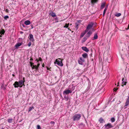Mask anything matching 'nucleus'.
<instances>
[{"label":"nucleus","instance_id":"nucleus-39","mask_svg":"<svg viewBox=\"0 0 129 129\" xmlns=\"http://www.w3.org/2000/svg\"><path fill=\"white\" fill-rule=\"evenodd\" d=\"M50 123L51 124H53L54 125L55 123V122L53 121H51L50 122Z\"/></svg>","mask_w":129,"mask_h":129},{"label":"nucleus","instance_id":"nucleus-58","mask_svg":"<svg viewBox=\"0 0 129 129\" xmlns=\"http://www.w3.org/2000/svg\"><path fill=\"white\" fill-rule=\"evenodd\" d=\"M13 75V76H14V74H13V75Z\"/></svg>","mask_w":129,"mask_h":129},{"label":"nucleus","instance_id":"nucleus-60","mask_svg":"<svg viewBox=\"0 0 129 129\" xmlns=\"http://www.w3.org/2000/svg\"><path fill=\"white\" fill-rule=\"evenodd\" d=\"M92 30H94V29L93 28H92Z\"/></svg>","mask_w":129,"mask_h":129},{"label":"nucleus","instance_id":"nucleus-16","mask_svg":"<svg viewBox=\"0 0 129 129\" xmlns=\"http://www.w3.org/2000/svg\"><path fill=\"white\" fill-rule=\"evenodd\" d=\"M99 121L100 123H102L104 122H105V120L102 117L100 118L99 119Z\"/></svg>","mask_w":129,"mask_h":129},{"label":"nucleus","instance_id":"nucleus-5","mask_svg":"<svg viewBox=\"0 0 129 129\" xmlns=\"http://www.w3.org/2000/svg\"><path fill=\"white\" fill-rule=\"evenodd\" d=\"M54 63L55 64H57L60 66H63L62 61L60 60H58L57 59L56 60L55 62H54Z\"/></svg>","mask_w":129,"mask_h":129},{"label":"nucleus","instance_id":"nucleus-32","mask_svg":"<svg viewBox=\"0 0 129 129\" xmlns=\"http://www.w3.org/2000/svg\"><path fill=\"white\" fill-rule=\"evenodd\" d=\"M9 18V16L8 15H6L4 16V19L5 20H7V19H8Z\"/></svg>","mask_w":129,"mask_h":129},{"label":"nucleus","instance_id":"nucleus-57","mask_svg":"<svg viewBox=\"0 0 129 129\" xmlns=\"http://www.w3.org/2000/svg\"><path fill=\"white\" fill-rule=\"evenodd\" d=\"M14 49H12V50H13V51H14Z\"/></svg>","mask_w":129,"mask_h":129},{"label":"nucleus","instance_id":"nucleus-62","mask_svg":"<svg viewBox=\"0 0 129 129\" xmlns=\"http://www.w3.org/2000/svg\"><path fill=\"white\" fill-rule=\"evenodd\" d=\"M2 129H3V128H2Z\"/></svg>","mask_w":129,"mask_h":129},{"label":"nucleus","instance_id":"nucleus-30","mask_svg":"<svg viewBox=\"0 0 129 129\" xmlns=\"http://www.w3.org/2000/svg\"><path fill=\"white\" fill-rule=\"evenodd\" d=\"M121 15V14L119 13H118L115 15V16L117 17L120 16Z\"/></svg>","mask_w":129,"mask_h":129},{"label":"nucleus","instance_id":"nucleus-47","mask_svg":"<svg viewBox=\"0 0 129 129\" xmlns=\"http://www.w3.org/2000/svg\"><path fill=\"white\" fill-rule=\"evenodd\" d=\"M30 26H31V29H32L33 28V27L32 25H31Z\"/></svg>","mask_w":129,"mask_h":129},{"label":"nucleus","instance_id":"nucleus-17","mask_svg":"<svg viewBox=\"0 0 129 129\" xmlns=\"http://www.w3.org/2000/svg\"><path fill=\"white\" fill-rule=\"evenodd\" d=\"M87 32V31L85 30H84L83 32L81 33V34L80 35V37H83Z\"/></svg>","mask_w":129,"mask_h":129},{"label":"nucleus","instance_id":"nucleus-41","mask_svg":"<svg viewBox=\"0 0 129 129\" xmlns=\"http://www.w3.org/2000/svg\"><path fill=\"white\" fill-rule=\"evenodd\" d=\"M34 63H30L31 66L32 67H33L34 66Z\"/></svg>","mask_w":129,"mask_h":129},{"label":"nucleus","instance_id":"nucleus-10","mask_svg":"<svg viewBox=\"0 0 129 129\" xmlns=\"http://www.w3.org/2000/svg\"><path fill=\"white\" fill-rule=\"evenodd\" d=\"M99 0H91V3L92 6H94L95 4H96L98 1Z\"/></svg>","mask_w":129,"mask_h":129},{"label":"nucleus","instance_id":"nucleus-23","mask_svg":"<svg viewBox=\"0 0 129 129\" xmlns=\"http://www.w3.org/2000/svg\"><path fill=\"white\" fill-rule=\"evenodd\" d=\"M50 15L52 17H56V15L55 13L53 12H52L51 13H50Z\"/></svg>","mask_w":129,"mask_h":129},{"label":"nucleus","instance_id":"nucleus-13","mask_svg":"<svg viewBox=\"0 0 129 129\" xmlns=\"http://www.w3.org/2000/svg\"><path fill=\"white\" fill-rule=\"evenodd\" d=\"M122 83L124 85H125L127 83L126 80L124 78H122Z\"/></svg>","mask_w":129,"mask_h":129},{"label":"nucleus","instance_id":"nucleus-34","mask_svg":"<svg viewBox=\"0 0 129 129\" xmlns=\"http://www.w3.org/2000/svg\"><path fill=\"white\" fill-rule=\"evenodd\" d=\"M69 25L66 24L65 25L63 26L64 27L67 28L68 27Z\"/></svg>","mask_w":129,"mask_h":129},{"label":"nucleus","instance_id":"nucleus-24","mask_svg":"<svg viewBox=\"0 0 129 129\" xmlns=\"http://www.w3.org/2000/svg\"><path fill=\"white\" fill-rule=\"evenodd\" d=\"M34 109V107L33 106H32L30 107L28 109V112H29L31 110Z\"/></svg>","mask_w":129,"mask_h":129},{"label":"nucleus","instance_id":"nucleus-46","mask_svg":"<svg viewBox=\"0 0 129 129\" xmlns=\"http://www.w3.org/2000/svg\"><path fill=\"white\" fill-rule=\"evenodd\" d=\"M40 65V64L39 63H38V64H37V66L38 67H38H39Z\"/></svg>","mask_w":129,"mask_h":129},{"label":"nucleus","instance_id":"nucleus-36","mask_svg":"<svg viewBox=\"0 0 129 129\" xmlns=\"http://www.w3.org/2000/svg\"><path fill=\"white\" fill-rule=\"evenodd\" d=\"M54 19L55 21H57V22H58V19L57 17H56Z\"/></svg>","mask_w":129,"mask_h":129},{"label":"nucleus","instance_id":"nucleus-6","mask_svg":"<svg viewBox=\"0 0 129 129\" xmlns=\"http://www.w3.org/2000/svg\"><path fill=\"white\" fill-rule=\"evenodd\" d=\"M19 84L20 85V87H22V85H24V83L25 82V78L24 77L23 78V80H20L18 82Z\"/></svg>","mask_w":129,"mask_h":129},{"label":"nucleus","instance_id":"nucleus-40","mask_svg":"<svg viewBox=\"0 0 129 129\" xmlns=\"http://www.w3.org/2000/svg\"><path fill=\"white\" fill-rule=\"evenodd\" d=\"M37 129H41L40 126L39 125H38L37 126Z\"/></svg>","mask_w":129,"mask_h":129},{"label":"nucleus","instance_id":"nucleus-25","mask_svg":"<svg viewBox=\"0 0 129 129\" xmlns=\"http://www.w3.org/2000/svg\"><path fill=\"white\" fill-rule=\"evenodd\" d=\"M13 119L12 118H11L8 119V121L9 123H11L12 122Z\"/></svg>","mask_w":129,"mask_h":129},{"label":"nucleus","instance_id":"nucleus-52","mask_svg":"<svg viewBox=\"0 0 129 129\" xmlns=\"http://www.w3.org/2000/svg\"><path fill=\"white\" fill-rule=\"evenodd\" d=\"M3 86V84H2V85L1 86V87L2 88V87Z\"/></svg>","mask_w":129,"mask_h":129},{"label":"nucleus","instance_id":"nucleus-38","mask_svg":"<svg viewBox=\"0 0 129 129\" xmlns=\"http://www.w3.org/2000/svg\"><path fill=\"white\" fill-rule=\"evenodd\" d=\"M31 42H30L28 44V46L29 47H30L31 46Z\"/></svg>","mask_w":129,"mask_h":129},{"label":"nucleus","instance_id":"nucleus-27","mask_svg":"<svg viewBox=\"0 0 129 129\" xmlns=\"http://www.w3.org/2000/svg\"><path fill=\"white\" fill-rule=\"evenodd\" d=\"M64 98L65 99V100L66 101H67L69 99V97L68 96H66V95H64Z\"/></svg>","mask_w":129,"mask_h":129},{"label":"nucleus","instance_id":"nucleus-7","mask_svg":"<svg viewBox=\"0 0 129 129\" xmlns=\"http://www.w3.org/2000/svg\"><path fill=\"white\" fill-rule=\"evenodd\" d=\"M129 105V96H128L127 98L126 99V101L125 105L124 106V109L127 108V106Z\"/></svg>","mask_w":129,"mask_h":129},{"label":"nucleus","instance_id":"nucleus-50","mask_svg":"<svg viewBox=\"0 0 129 129\" xmlns=\"http://www.w3.org/2000/svg\"><path fill=\"white\" fill-rule=\"evenodd\" d=\"M22 26L23 27H25V26L24 25V24H22Z\"/></svg>","mask_w":129,"mask_h":129},{"label":"nucleus","instance_id":"nucleus-26","mask_svg":"<svg viewBox=\"0 0 129 129\" xmlns=\"http://www.w3.org/2000/svg\"><path fill=\"white\" fill-rule=\"evenodd\" d=\"M79 22H77L76 23V26L75 27L76 28V29H77L78 28V26L79 25Z\"/></svg>","mask_w":129,"mask_h":129},{"label":"nucleus","instance_id":"nucleus-43","mask_svg":"<svg viewBox=\"0 0 129 129\" xmlns=\"http://www.w3.org/2000/svg\"><path fill=\"white\" fill-rule=\"evenodd\" d=\"M51 68H49L48 67H47V70H49L50 71H51V70H50V69Z\"/></svg>","mask_w":129,"mask_h":129},{"label":"nucleus","instance_id":"nucleus-11","mask_svg":"<svg viewBox=\"0 0 129 129\" xmlns=\"http://www.w3.org/2000/svg\"><path fill=\"white\" fill-rule=\"evenodd\" d=\"M13 85H14V87L15 88H18V86L20 87V85L19 84L18 82L15 81V83L13 84Z\"/></svg>","mask_w":129,"mask_h":129},{"label":"nucleus","instance_id":"nucleus-35","mask_svg":"<svg viewBox=\"0 0 129 129\" xmlns=\"http://www.w3.org/2000/svg\"><path fill=\"white\" fill-rule=\"evenodd\" d=\"M90 36L89 35H88L87 34V33L86 34V36H85V37L87 38L88 39L89 37H90Z\"/></svg>","mask_w":129,"mask_h":129},{"label":"nucleus","instance_id":"nucleus-63","mask_svg":"<svg viewBox=\"0 0 129 129\" xmlns=\"http://www.w3.org/2000/svg\"><path fill=\"white\" fill-rule=\"evenodd\" d=\"M50 1L51 0H50Z\"/></svg>","mask_w":129,"mask_h":129},{"label":"nucleus","instance_id":"nucleus-61","mask_svg":"<svg viewBox=\"0 0 129 129\" xmlns=\"http://www.w3.org/2000/svg\"><path fill=\"white\" fill-rule=\"evenodd\" d=\"M59 59H60V58H59Z\"/></svg>","mask_w":129,"mask_h":129},{"label":"nucleus","instance_id":"nucleus-29","mask_svg":"<svg viewBox=\"0 0 129 129\" xmlns=\"http://www.w3.org/2000/svg\"><path fill=\"white\" fill-rule=\"evenodd\" d=\"M92 33V32L90 30H89L87 33V34L89 35L90 36Z\"/></svg>","mask_w":129,"mask_h":129},{"label":"nucleus","instance_id":"nucleus-45","mask_svg":"<svg viewBox=\"0 0 129 129\" xmlns=\"http://www.w3.org/2000/svg\"><path fill=\"white\" fill-rule=\"evenodd\" d=\"M6 11L7 13H8L9 11V10L7 9L6 10Z\"/></svg>","mask_w":129,"mask_h":129},{"label":"nucleus","instance_id":"nucleus-18","mask_svg":"<svg viewBox=\"0 0 129 129\" xmlns=\"http://www.w3.org/2000/svg\"><path fill=\"white\" fill-rule=\"evenodd\" d=\"M82 56L84 58H87L88 57V54L87 53H84L82 54Z\"/></svg>","mask_w":129,"mask_h":129},{"label":"nucleus","instance_id":"nucleus-49","mask_svg":"<svg viewBox=\"0 0 129 129\" xmlns=\"http://www.w3.org/2000/svg\"><path fill=\"white\" fill-rule=\"evenodd\" d=\"M23 32H22V31H21L20 32V34H23Z\"/></svg>","mask_w":129,"mask_h":129},{"label":"nucleus","instance_id":"nucleus-56","mask_svg":"<svg viewBox=\"0 0 129 129\" xmlns=\"http://www.w3.org/2000/svg\"><path fill=\"white\" fill-rule=\"evenodd\" d=\"M56 78H57V77L56 76H55V79H56Z\"/></svg>","mask_w":129,"mask_h":129},{"label":"nucleus","instance_id":"nucleus-9","mask_svg":"<svg viewBox=\"0 0 129 129\" xmlns=\"http://www.w3.org/2000/svg\"><path fill=\"white\" fill-rule=\"evenodd\" d=\"M29 39L31 42H33L34 41L33 35L31 34H29L28 37Z\"/></svg>","mask_w":129,"mask_h":129},{"label":"nucleus","instance_id":"nucleus-12","mask_svg":"<svg viewBox=\"0 0 129 129\" xmlns=\"http://www.w3.org/2000/svg\"><path fill=\"white\" fill-rule=\"evenodd\" d=\"M22 44L21 43H18L15 45V48L16 49H17L18 48V47L21 45Z\"/></svg>","mask_w":129,"mask_h":129},{"label":"nucleus","instance_id":"nucleus-53","mask_svg":"<svg viewBox=\"0 0 129 129\" xmlns=\"http://www.w3.org/2000/svg\"><path fill=\"white\" fill-rule=\"evenodd\" d=\"M6 89L5 88V87H4V88H3V89L4 90H5Z\"/></svg>","mask_w":129,"mask_h":129},{"label":"nucleus","instance_id":"nucleus-54","mask_svg":"<svg viewBox=\"0 0 129 129\" xmlns=\"http://www.w3.org/2000/svg\"><path fill=\"white\" fill-rule=\"evenodd\" d=\"M129 29V24H128V28L127 29Z\"/></svg>","mask_w":129,"mask_h":129},{"label":"nucleus","instance_id":"nucleus-19","mask_svg":"<svg viewBox=\"0 0 129 129\" xmlns=\"http://www.w3.org/2000/svg\"><path fill=\"white\" fill-rule=\"evenodd\" d=\"M98 38V35L96 33L94 35V36L93 37V38L92 39V40H95L97 39Z\"/></svg>","mask_w":129,"mask_h":129},{"label":"nucleus","instance_id":"nucleus-37","mask_svg":"<svg viewBox=\"0 0 129 129\" xmlns=\"http://www.w3.org/2000/svg\"><path fill=\"white\" fill-rule=\"evenodd\" d=\"M106 10H104V12H103V17L104 16V15H105V14L106 13Z\"/></svg>","mask_w":129,"mask_h":129},{"label":"nucleus","instance_id":"nucleus-3","mask_svg":"<svg viewBox=\"0 0 129 129\" xmlns=\"http://www.w3.org/2000/svg\"><path fill=\"white\" fill-rule=\"evenodd\" d=\"M94 23L92 22L89 23L86 27L85 30L88 32L89 30L91 29L94 25Z\"/></svg>","mask_w":129,"mask_h":129},{"label":"nucleus","instance_id":"nucleus-55","mask_svg":"<svg viewBox=\"0 0 129 129\" xmlns=\"http://www.w3.org/2000/svg\"><path fill=\"white\" fill-rule=\"evenodd\" d=\"M42 66L43 67H44V65H43Z\"/></svg>","mask_w":129,"mask_h":129},{"label":"nucleus","instance_id":"nucleus-48","mask_svg":"<svg viewBox=\"0 0 129 129\" xmlns=\"http://www.w3.org/2000/svg\"><path fill=\"white\" fill-rule=\"evenodd\" d=\"M107 7H106L105 8V9H104V10L106 11L107 10Z\"/></svg>","mask_w":129,"mask_h":129},{"label":"nucleus","instance_id":"nucleus-2","mask_svg":"<svg viewBox=\"0 0 129 129\" xmlns=\"http://www.w3.org/2000/svg\"><path fill=\"white\" fill-rule=\"evenodd\" d=\"M81 117V115L80 114H76L73 117V120L74 121L79 120Z\"/></svg>","mask_w":129,"mask_h":129},{"label":"nucleus","instance_id":"nucleus-22","mask_svg":"<svg viewBox=\"0 0 129 129\" xmlns=\"http://www.w3.org/2000/svg\"><path fill=\"white\" fill-rule=\"evenodd\" d=\"M105 2L102 3L101 6V9H102L103 8H104L105 7Z\"/></svg>","mask_w":129,"mask_h":129},{"label":"nucleus","instance_id":"nucleus-1","mask_svg":"<svg viewBox=\"0 0 129 129\" xmlns=\"http://www.w3.org/2000/svg\"><path fill=\"white\" fill-rule=\"evenodd\" d=\"M75 88V87L74 86H73L70 89H66L63 92V95H66L69 93H71L72 91Z\"/></svg>","mask_w":129,"mask_h":129},{"label":"nucleus","instance_id":"nucleus-42","mask_svg":"<svg viewBox=\"0 0 129 129\" xmlns=\"http://www.w3.org/2000/svg\"><path fill=\"white\" fill-rule=\"evenodd\" d=\"M90 88V86H88L87 87L86 89V90H88Z\"/></svg>","mask_w":129,"mask_h":129},{"label":"nucleus","instance_id":"nucleus-31","mask_svg":"<svg viewBox=\"0 0 129 129\" xmlns=\"http://www.w3.org/2000/svg\"><path fill=\"white\" fill-rule=\"evenodd\" d=\"M111 121L113 122L115 121V119L114 117H112V118L111 119Z\"/></svg>","mask_w":129,"mask_h":129},{"label":"nucleus","instance_id":"nucleus-33","mask_svg":"<svg viewBox=\"0 0 129 129\" xmlns=\"http://www.w3.org/2000/svg\"><path fill=\"white\" fill-rule=\"evenodd\" d=\"M33 67L34 68H35V69H36L37 70H38V66L36 65H34Z\"/></svg>","mask_w":129,"mask_h":129},{"label":"nucleus","instance_id":"nucleus-4","mask_svg":"<svg viewBox=\"0 0 129 129\" xmlns=\"http://www.w3.org/2000/svg\"><path fill=\"white\" fill-rule=\"evenodd\" d=\"M105 129H109L113 127V126L110 123H108L105 124L104 125Z\"/></svg>","mask_w":129,"mask_h":129},{"label":"nucleus","instance_id":"nucleus-28","mask_svg":"<svg viewBox=\"0 0 129 129\" xmlns=\"http://www.w3.org/2000/svg\"><path fill=\"white\" fill-rule=\"evenodd\" d=\"M36 61H37L38 63L39 62V61H42V60L41 58V57H39V60L38 59H37L36 60Z\"/></svg>","mask_w":129,"mask_h":129},{"label":"nucleus","instance_id":"nucleus-44","mask_svg":"<svg viewBox=\"0 0 129 129\" xmlns=\"http://www.w3.org/2000/svg\"><path fill=\"white\" fill-rule=\"evenodd\" d=\"M117 89H118L117 88H114L113 89L114 90V91H116Z\"/></svg>","mask_w":129,"mask_h":129},{"label":"nucleus","instance_id":"nucleus-15","mask_svg":"<svg viewBox=\"0 0 129 129\" xmlns=\"http://www.w3.org/2000/svg\"><path fill=\"white\" fill-rule=\"evenodd\" d=\"M31 23L30 22L29 20H27L25 21L24 22V24L26 25H29Z\"/></svg>","mask_w":129,"mask_h":129},{"label":"nucleus","instance_id":"nucleus-59","mask_svg":"<svg viewBox=\"0 0 129 129\" xmlns=\"http://www.w3.org/2000/svg\"><path fill=\"white\" fill-rule=\"evenodd\" d=\"M83 116L85 118V117H84V115H83Z\"/></svg>","mask_w":129,"mask_h":129},{"label":"nucleus","instance_id":"nucleus-51","mask_svg":"<svg viewBox=\"0 0 129 129\" xmlns=\"http://www.w3.org/2000/svg\"><path fill=\"white\" fill-rule=\"evenodd\" d=\"M2 35H1V34H0V37H2Z\"/></svg>","mask_w":129,"mask_h":129},{"label":"nucleus","instance_id":"nucleus-8","mask_svg":"<svg viewBox=\"0 0 129 129\" xmlns=\"http://www.w3.org/2000/svg\"><path fill=\"white\" fill-rule=\"evenodd\" d=\"M80 60H78L79 63L81 65L83 64V62H85V60L84 59L81 57H80Z\"/></svg>","mask_w":129,"mask_h":129},{"label":"nucleus","instance_id":"nucleus-14","mask_svg":"<svg viewBox=\"0 0 129 129\" xmlns=\"http://www.w3.org/2000/svg\"><path fill=\"white\" fill-rule=\"evenodd\" d=\"M82 49L85 51L87 52L89 51V49L85 47H82Z\"/></svg>","mask_w":129,"mask_h":129},{"label":"nucleus","instance_id":"nucleus-20","mask_svg":"<svg viewBox=\"0 0 129 129\" xmlns=\"http://www.w3.org/2000/svg\"><path fill=\"white\" fill-rule=\"evenodd\" d=\"M5 31L4 29H2V30H0V34L2 35H4Z\"/></svg>","mask_w":129,"mask_h":129},{"label":"nucleus","instance_id":"nucleus-21","mask_svg":"<svg viewBox=\"0 0 129 129\" xmlns=\"http://www.w3.org/2000/svg\"><path fill=\"white\" fill-rule=\"evenodd\" d=\"M87 39V38L85 37H84L82 40V43H84Z\"/></svg>","mask_w":129,"mask_h":129}]
</instances>
